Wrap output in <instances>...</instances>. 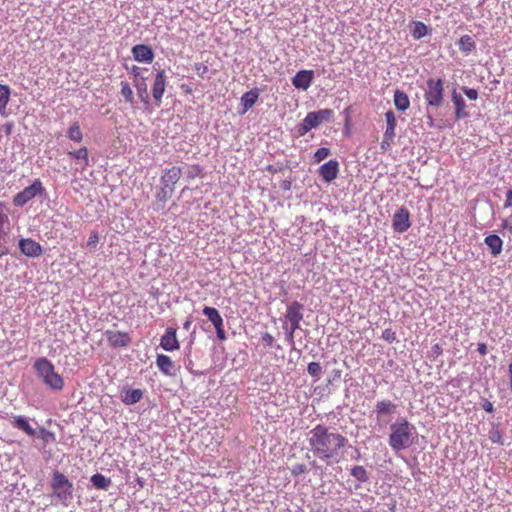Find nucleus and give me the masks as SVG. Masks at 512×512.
I'll list each match as a JSON object with an SVG mask.
<instances>
[{
	"mask_svg": "<svg viewBox=\"0 0 512 512\" xmlns=\"http://www.w3.org/2000/svg\"><path fill=\"white\" fill-rule=\"evenodd\" d=\"M307 442L316 459L326 465H334L342 460L348 439L335 429L318 424L307 433Z\"/></svg>",
	"mask_w": 512,
	"mask_h": 512,
	"instance_id": "obj_1",
	"label": "nucleus"
},
{
	"mask_svg": "<svg viewBox=\"0 0 512 512\" xmlns=\"http://www.w3.org/2000/svg\"><path fill=\"white\" fill-rule=\"evenodd\" d=\"M390 429L388 442L395 452L407 449L412 445L414 427L406 419L397 420Z\"/></svg>",
	"mask_w": 512,
	"mask_h": 512,
	"instance_id": "obj_2",
	"label": "nucleus"
},
{
	"mask_svg": "<svg viewBox=\"0 0 512 512\" xmlns=\"http://www.w3.org/2000/svg\"><path fill=\"white\" fill-rule=\"evenodd\" d=\"M37 376L42 382L54 391H61L64 387V380L57 372L54 365L45 357L36 359L33 365Z\"/></svg>",
	"mask_w": 512,
	"mask_h": 512,
	"instance_id": "obj_3",
	"label": "nucleus"
},
{
	"mask_svg": "<svg viewBox=\"0 0 512 512\" xmlns=\"http://www.w3.org/2000/svg\"><path fill=\"white\" fill-rule=\"evenodd\" d=\"M53 495L64 505L72 498L73 483L61 472L55 470L50 482Z\"/></svg>",
	"mask_w": 512,
	"mask_h": 512,
	"instance_id": "obj_4",
	"label": "nucleus"
},
{
	"mask_svg": "<svg viewBox=\"0 0 512 512\" xmlns=\"http://www.w3.org/2000/svg\"><path fill=\"white\" fill-rule=\"evenodd\" d=\"M428 106L440 107L444 100V83L441 78H429L424 93Z\"/></svg>",
	"mask_w": 512,
	"mask_h": 512,
	"instance_id": "obj_5",
	"label": "nucleus"
},
{
	"mask_svg": "<svg viewBox=\"0 0 512 512\" xmlns=\"http://www.w3.org/2000/svg\"><path fill=\"white\" fill-rule=\"evenodd\" d=\"M333 116L331 109H322L315 112H309L301 124V135L307 133L313 128L318 127L323 122H327Z\"/></svg>",
	"mask_w": 512,
	"mask_h": 512,
	"instance_id": "obj_6",
	"label": "nucleus"
},
{
	"mask_svg": "<svg viewBox=\"0 0 512 512\" xmlns=\"http://www.w3.org/2000/svg\"><path fill=\"white\" fill-rule=\"evenodd\" d=\"M43 193L44 187L42 182L40 179H36L31 185L25 187L13 197V204L19 207L24 206L31 199L35 198L37 195H42Z\"/></svg>",
	"mask_w": 512,
	"mask_h": 512,
	"instance_id": "obj_7",
	"label": "nucleus"
},
{
	"mask_svg": "<svg viewBox=\"0 0 512 512\" xmlns=\"http://www.w3.org/2000/svg\"><path fill=\"white\" fill-rule=\"evenodd\" d=\"M410 226V213L408 209L402 207L393 215L392 227L394 231L404 233L410 228Z\"/></svg>",
	"mask_w": 512,
	"mask_h": 512,
	"instance_id": "obj_8",
	"label": "nucleus"
},
{
	"mask_svg": "<svg viewBox=\"0 0 512 512\" xmlns=\"http://www.w3.org/2000/svg\"><path fill=\"white\" fill-rule=\"evenodd\" d=\"M160 347L168 352L178 350L180 342L177 338V329L174 327H167L165 333L161 336Z\"/></svg>",
	"mask_w": 512,
	"mask_h": 512,
	"instance_id": "obj_9",
	"label": "nucleus"
},
{
	"mask_svg": "<svg viewBox=\"0 0 512 512\" xmlns=\"http://www.w3.org/2000/svg\"><path fill=\"white\" fill-rule=\"evenodd\" d=\"M105 336L108 344L113 348L127 347L131 343V338L127 332L106 330Z\"/></svg>",
	"mask_w": 512,
	"mask_h": 512,
	"instance_id": "obj_10",
	"label": "nucleus"
},
{
	"mask_svg": "<svg viewBox=\"0 0 512 512\" xmlns=\"http://www.w3.org/2000/svg\"><path fill=\"white\" fill-rule=\"evenodd\" d=\"M166 73L164 70H159L154 79L152 86V95L156 105L159 107L162 103V97L166 90Z\"/></svg>",
	"mask_w": 512,
	"mask_h": 512,
	"instance_id": "obj_11",
	"label": "nucleus"
},
{
	"mask_svg": "<svg viewBox=\"0 0 512 512\" xmlns=\"http://www.w3.org/2000/svg\"><path fill=\"white\" fill-rule=\"evenodd\" d=\"M182 175V169L177 166L165 169L160 178V185L169 187L172 190L175 189L176 183L179 181Z\"/></svg>",
	"mask_w": 512,
	"mask_h": 512,
	"instance_id": "obj_12",
	"label": "nucleus"
},
{
	"mask_svg": "<svg viewBox=\"0 0 512 512\" xmlns=\"http://www.w3.org/2000/svg\"><path fill=\"white\" fill-rule=\"evenodd\" d=\"M339 173V163L336 160H329L319 168V175L322 179L330 183L335 180Z\"/></svg>",
	"mask_w": 512,
	"mask_h": 512,
	"instance_id": "obj_13",
	"label": "nucleus"
},
{
	"mask_svg": "<svg viewBox=\"0 0 512 512\" xmlns=\"http://www.w3.org/2000/svg\"><path fill=\"white\" fill-rule=\"evenodd\" d=\"M132 55L137 62L151 63L154 60V52L151 47L138 44L132 48Z\"/></svg>",
	"mask_w": 512,
	"mask_h": 512,
	"instance_id": "obj_14",
	"label": "nucleus"
},
{
	"mask_svg": "<svg viewBox=\"0 0 512 512\" xmlns=\"http://www.w3.org/2000/svg\"><path fill=\"white\" fill-rule=\"evenodd\" d=\"M19 248L28 257H38L42 254L41 245L31 238L21 239L19 241Z\"/></svg>",
	"mask_w": 512,
	"mask_h": 512,
	"instance_id": "obj_15",
	"label": "nucleus"
},
{
	"mask_svg": "<svg viewBox=\"0 0 512 512\" xmlns=\"http://www.w3.org/2000/svg\"><path fill=\"white\" fill-rule=\"evenodd\" d=\"M314 78V72L312 70H301L296 73L292 79V84L297 89L307 90Z\"/></svg>",
	"mask_w": 512,
	"mask_h": 512,
	"instance_id": "obj_16",
	"label": "nucleus"
},
{
	"mask_svg": "<svg viewBox=\"0 0 512 512\" xmlns=\"http://www.w3.org/2000/svg\"><path fill=\"white\" fill-rule=\"evenodd\" d=\"M156 365L158 369L166 376L174 375V362L165 354H158L156 357Z\"/></svg>",
	"mask_w": 512,
	"mask_h": 512,
	"instance_id": "obj_17",
	"label": "nucleus"
},
{
	"mask_svg": "<svg viewBox=\"0 0 512 512\" xmlns=\"http://www.w3.org/2000/svg\"><path fill=\"white\" fill-rule=\"evenodd\" d=\"M451 100L455 106V117L456 119H464L469 116L466 111V104L462 96L454 90L451 94Z\"/></svg>",
	"mask_w": 512,
	"mask_h": 512,
	"instance_id": "obj_18",
	"label": "nucleus"
},
{
	"mask_svg": "<svg viewBox=\"0 0 512 512\" xmlns=\"http://www.w3.org/2000/svg\"><path fill=\"white\" fill-rule=\"evenodd\" d=\"M303 305L298 301H293L290 303L286 310V320L287 322L292 321H302L303 319Z\"/></svg>",
	"mask_w": 512,
	"mask_h": 512,
	"instance_id": "obj_19",
	"label": "nucleus"
},
{
	"mask_svg": "<svg viewBox=\"0 0 512 512\" xmlns=\"http://www.w3.org/2000/svg\"><path fill=\"white\" fill-rule=\"evenodd\" d=\"M259 98V92L257 89H252L244 93L241 97L242 114L250 110Z\"/></svg>",
	"mask_w": 512,
	"mask_h": 512,
	"instance_id": "obj_20",
	"label": "nucleus"
},
{
	"mask_svg": "<svg viewBox=\"0 0 512 512\" xmlns=\"http://www.w3.org/2000/svg\"><path fill=\"white\" fill-rule=\"evenodd\" d=\"M484 243L488 246L493 256H498L502 252L503 241L498 235L491 234L486 236Z\"/></svg>",
	"mask_w": 512,
	"mask_h": 512,
	"instance_id": "obj_21",
	"label": "nucleus"
},
{
	"mask_svg": "<svg viewBox=\"0 0 512 512\" xmlns=\"http://www.w3.org/2000/svg\"><path fill=\"white\" fill-rule=\"evenodd\" d=\"M142 397L143 391L141 389H127L121 394V400L126 405L138 403Z\"/></svg>",
	"mask_w": 512,
	"mask_h": 512,
	"instance_id": "obj_22",
	"label": "nucleus"
},
{
	"mask_svg": "<svg viewBox=\"0 0 512 512\" xmlns=\"http://www.w3.org/2000/svg\"><path fill=\"white\" fill-rule=\"evenodd\" d=\"M394 105L399 111H406L410 106V100L407 94L399 89L394 93Z\"/></svg>",
	"mask_w": 512,
	"mask_h": 512,
	"instance_id": "obj_23",
	"label": "nucleus"
},
{
	"mask_svg": "<svg viewBox=\"0 0 512 512\" xmlns=\"http://www.w3.org/2000/svg\"><path fill=\"white\" fill-rule=\"evenodd\" d=\"M203 314L213 324L214 328L217 326H222V324H224L222 316L220 315L219 311L214 307L205 306L203 308Z\"/></svg>",
	"mask_w": 512,
	"mask_h": 512,
	"instance_id": "obj_24",
	"label": "nucleus"
},
{
	"mask_svg": "<svg viewBox=\"0 0 512 512\" xmlns=\"http://www.w3.org/2000/svg\"><path fill=\"white\" fill-rule=\"evenodd\" d=\"M412 25L411 35L415 40L425 37L430 32V28L421 21H413Z\"/></svg>",
	"mask_w": 512,
	"mask_h": 512,
	"instance_id": "obj_25",
	"label": "nucleus"
},
{
	"mask_svg": "<svg viewBox=\"0 0 512 512\" xmlns=\"http://www.w3.org/2000/svg\"><path fill=\"white\" fill-rule=\"evenodd\" d=\"M12 424L14 427L24 431L29 436H34L36 433L35 429L32 428V426L29 424L28 420L23 416H16L13 419Z\"/></svg>",
	"mask_w": 512,
	"mask_h": 512,
	"instance_id": "obj_26",
	"label": "nucleus"
},
{
	"mask_svg": "<svg viewBox=\"0 0 512 512\" xmlns=\"http://www.w3.org/2000/svg\"><path fill=\"white\" fill-rule=\"evenodd\" d=\"M385 119H386V130L384 132V135L389 137H395V128L397 125L395 114L392 110H388L385 113Z\"/></svg>",
	"mask_w": 512,
	"mask_h": 512,
	"instance_id": "obj_27",
	"label": "nucleus"
},
{
	"mask_svg": "<svg viewBox=\"0 0 512 512\" xmlns=\"http://www.w3.org/2000/svg\"><path fill=\"white\" fill-rule=\"evenodd\" d=\"M10 100V88L8 85L0 84V115H6V107Z\"/></svg>",
	"mask_w": 512,
	"mask_h": 512,
	"instance_id": "obj_28",
	"label": "nucleus"
},
{
	"mask_svg": "<svg viewBox=\"0 0 512 512\" xmlns=\"http://www.w3.org/2000/svg\"><path fill=\"white\" fill-rule=\"evenodd\" d=\"M396 410V405L389 400H381L376 404L375 411L378 416L391 414Z\"/></svg>",
	"mask_w": 512,
	"mask_h": 512,
	"instance_id": "obj_29",
	"label": "nucleus"
},
{
	"mask_svg": "<svg viewBox=\"0 0 512 512\" xmlns=\"http://www.w3.org/2000/svg\"><path fill=\"white\" fill-rule=\"evenodd\" d=\"M11 225L7 214L6 205L0 202V232H10Z\"/></svg>",
	"mask_w": 512,
	"mask_h": 512,
	"instance_id": "obj_30",
	"label": "nucleus"
},
{
	"mask_svg": "<svg viewBox=\"0 0 512 512\" xmlns=\"http://www.w3.org/2000/svg\"><path fill=\"white\" fill-rule=\"evenodd\" d=\"M91 483L97 488V489H103L106 490L111 485L110 478L105 477L104 475L100 473H96L91 477Z\"/></svg>",
	"mask_w": 512,
	"mask_h": 512,
	"instance_id": "obj_31",
	"label": "nucleus"
},
{
	"mask_svg": "<svg viewBox=\"0 0 512 512\" xmlns=\"http://www.w3.org/2000/svg\"><path fill=\"white\" fill-rule=\"evenodd\" d=\"M67 137L74 142L83 140V133L78 122H74L67 130Z\"/></svg>",
	"mask_w": 512,
	"mask_h": 512,
	"instance_id": "obj_32",
	"label": "nucleus"
},
{
	"mask_svg": "<svg viewBox=\"0 0 512 512\" xmlns=\"http://www.w3.org/2000/svg\"><path fill=\"white\" fill-rule=\"evenodd\" d=\"M174 190L169 187H165L163 185L160 186L159 191L156 193L155 198L157 203H162L161 208L164 207V204L167 200L172 196Z\"/></svg>",
	"mask_w": 512,
	"mask_h": 512,
	"instance_id": "obj_33",
	"label": "nucleus"
},
{
	"mask_svg": "<svg viewBox=\"0 0 512 512\" xmlns=\"http://www.w3.org/2000/svg\"><path fill=\"white\" fill-rule=\"evenodd\" d=\"M459 48L465 53H469L475 49V42L469 35H464L459 40Z\"/></svg>",
	"mask_w": 512,
	"mask_h": 512,
	"instance_id": "obj_34",
	"label": "nucleus"
},
{
	"mask_svg": "<svg viewBox=\"0 0 512 512\" xmlns=\"http://www.w3.org/2000/svg\"><path fill=\"white\" fill-rule=\"evenodd\" d=\"M351 475L360 482H366L368 480V474L363 466H354L351 469Z\"/></svg>",
	"mask_w": 512,
	"mask_h": 512,
	"instance_id": "obj_35",
	"label": "nucleus"
},
{
	"mask_svg": "<svg viewBox=\"0 0 512 512\" xmlns=\"http://www.w3.org/2000/svg\"><path fill=\"white\" fill-rule=\"evenodd\" d=\"M121 95L124 97L125 101L128 103H132L134 100L133 90L130 87L129 83L126 81L121 82Z\"/></svg>",
	"mask_w": 512,
	"mask_h": 512,
	"instance_id": "obj_36",
	"label": "nucleus"
},
{
	"mask_svg": "<svg viewBox=\"0 0 512 512\" xmlns=\"http://www.w3.org/2000/svg\"><path fill=\"white\" fill-rule=\"evenodd\" d=\"M68 154L75 159H82L85 164H88L89 156L88 149L86 147H82L76 151H70Z\"/></svg>",
	"mask_w": 512,
	"mask_h": 512,
	"instance_id": "obj_37",
	"label": "nucleus"
},
{
	"mask_svg": "<svg viewBox=\"0 0 512 512\" xmlns=\"http://www.w3.org/2000/svg\"><path fill=\"white\" fill-rule=\"evenodd\" d=\"M307 372L312 377L319 379L322 373V367L318 362H311L308 364Z\"/></svg>",
	"mask_w": 512,
	"mask_h": 512,
	"instance_id": "obj_38",
	"label": "nucleus"
},
{
	"mask_svg": "<svg viewBox=\"0 0 512 512\" xmlns=\"http://www.w3.org/2000/svg\"><path fill=\"white\" fill-rule=\"evenodd\" d=\"M329 154L330 150L328 148L321 147L314 153V160L316 163H319L326 159Z\"/></svg>",
	"mask_w": 512,
	"mask_h": 512,
	"instance_id": "obj_39",
	"label": "nucleus"
},
{
	"mask_svg": "<svg viewBox=\"0 0 512 512\" xmlns=\"http://www.w3.org/2000/svg\"><path fill=\"white\" fill-rule=\"evenodd\" d=\"M9 232H0V257L8 253L6 237Z\"/></svg>",
	"mask_w": 512,
	"mask_h": 512,
	"instance_id": "obj_40",
	"label": "nucleus"
},
{
	"mask_svg": "<svg viewBox=\"0 0 512 512\" xmlns=\"http://www.w3.org/2000/svg\"><path fill=\"white\" fill-rule=\"evenodd\" d=\"M99 243V234L96 231H92L89 234L88 240H87V247L94 249Z\"/></svg>",
	"mask_w": 512,
	"mask_h": 512,
	"instance_id": "obj_41",
	"label": "nucleus"
},
{
	"mask_svg": "<svg viewBox=\"0 0 512 512\" xmlns=\"http://www.w3.org/2000/svg\"><path fill=\"white\" fill-rule=\"evenodd\" d=\"M382 339L388 343H393L396 340V333L391 328H387L382 332Z\"/></svg>",
	"mask_w": 512,
	"mask_h": 512,
	"instance_id": "obj_42",
	"label": "nucleus"
},
{
	"mask_svg": "<svg viewBox=\"0 0 512 512\" xmlns=\"http://www.w3.org/2000/svg\"><path fill=\"white\" fill-rule=\"evenodd\" d=\"M307 466L303 463H299V464H296L292 467L291 469V474L293 476H299L301 474H304L305 472H307Z\"/></svg>",
	"mask_w": 512,
	"mask_h": 512,
	"instance_id": "obj_43",
	"label": "nucleus"
},
{
	"mask_svg": "<svg viewBox=\"0 0 512 512\" xmlns=\"http://www.w3.org/2000/svg\"><path fill=\"white\" fill-rule=\"evenodd\" d=\"M41 437L43 441L45 442H54L55 441V435L53 432H50L46 429H41Z\"/></svg>",
	"mask_w": 512,
	"mask_h": 512,
	"instance_id": "obj_44",
	"label": "nucleus"
},
{
	"mask_svg": "<svg viewBox=\"0 0 512 512\" xmlns=\"http://www.w3.org/2000/svg\"><path fill=\"white\" fill-rule=\"evenodd\" d=\"M462 90L470 100H476L478 98V91L476 89L463 87Z\"/></svg>",
	"mask_w": 512,
	"mask_h": 512,
	"instance_id": "obj_45",
	"label": "nucleus"
},
{
	"mask_svg": "<svg viewBox=\"0 0 512 512\" xmlns=\"http://www.w3.org/2000/svg\"><path fill=\"white\" fill-rule=\"evenodd\" d=\"M393 140H394V137L388 138L387 136L384 135L383 140L381 142V149L383 151L388 150L391 147V145L393 144Z\"/></svg>",
	"mask_w": 512,
	"mask_h": 512,
	"instance_id": "obj_46",
	"label": "nucleus"
},
{
	"mask_svg": "<svg viewBox=\"0 0 512 512\" xmlns=\"http://www.w3.org/2000/svg\"><path fill=\"white\" fill-rule=\"evenodd\" d=\"M261 339L262 342L268 347H272L274 344V337L268 332L262 334Z\"/></svg>",
	"mask_w": 512,
	"mask_h": 512,
	"instance_id": "obj_47",
	"label": "nucleus"
},
{
	"mask_svg": "<svg viewBox=\"0 0 512 512\" xmlns=\"http://www.w3.org/2000/svg\"><path fill=\"white\" fill-rule=\"evenodd\" d=\"M215 330H216L217 338L220 341H224L226 339V334H225V330H224V324H222V326L215 327Z\"/></svg>",
	"mask_w": 512,
	"mask_h": 512,
	"instance_id": "obj_48",
	"label": "nucleus"
},
{
	"mask_svg": "<svg viewBox=\"0 0 512 512\" xmlns=\"http://www.w3.org/2000/svg\"><path fill=\"white\" fill-rule=\"evenodd\" d=\"M482 408L488 413H492L494 411V406L489 400L483 401Z\"/></svg>",
	"mask_w": 512,
	"mask_h": 512,
	"instance_id": "obj_49",
	"label": "nucleus"
},
{
	"mask_svg": "<svg viewBox=\"0 0 512 512\" xmlns=\"http://www.w3.org/2000/svg\"><path fill=\"white\" fill-rule=\"evenodd\" d=\"M512 206V190H508L506 193V200L504 203L505 208H509Z\"/></svg>",
	"mask_w": 512,
	"mask_h": 512,
	"instance_id": "obj_50",
	"label": "nucleus"
},
{
	"mask_svg": "<svg viewBox=\"0 0 512 512\" xmlns=\"http://www.w3.org/2000/svg\"><path fill=\"white\" fill-rule=\"evenodd\" d=\"M477 350L482 356H485L487 354V345L485 343H479Z\"/></svg>",
	"mask_w": 512,
	"mask_h": 512,
	"instance_id": "obj_51",
	"label": "nucleus"
},
{
	"mask_svg": "<svg viewBox=\"0 0 512 512\" xmlns=\"http://www.w3.org/2000/svg\"><path fill=\"white\" fill-rule=\"evenodd\" d=\"M300 322L301 321H292V322H289L290 323V329L292 332H295L297 329L300 328Z\"/></svg>",
	"mask_w": 512,
	"mask_h": 512,
	"instance_id": "obj_52",
	"label": "nucleus"
},
{
	"mask_svg": "<svg viewBox=\"0 0 512 512\" xmlns=\"http://www.w3.org/2000/svg\"><path fill=\"white\" fill-rule=\"evenodd\" d=\"M508 376H509V386L512 391V362L509 364V367H508Z\"/></svg>",
	"mask_w": 512,
	"mask_h": 512,
	"instance_id": "obj_53",
	"label": "nucleus"
},
{
	"mask_svg": "<svg viewBox=\"0 0 512 512\" xmlns=\"http://www.w3.org/2000/svg\"><path fill=\"white\" fill-rule=\"evenodd\" d=\"M287 340L290 344H294V332H292L291 330H289L287 333Z\"/></svg>",
	"mask_w": 512,
	"mask_h": 512,
	"instance_id": "obj_54",
	"label": "nucleus"
},
{
	"mask_svg": "<svg viewBox=\"0 0 512 512\" xmlns=\"http://www.w3.org/2000/svg\"><path fill=\"white\" fill-rule=\"evenodd\" d=\"M136 483H137V485L139 486V488H143V487L145 486V480H144V478H142V477H139V476H138V477L136 478Z\"/></svg>",
	"mask_w": 512,
	"mask_h": 512,
	"instance_id": "obj_55",
	"label": "nucleus"
},
{
	"mask_svg": "<svg viewBox=\"0 0 512 512\" xmlns=\"http://www.w3.org/2000/svg\"><path fill=\"white\" fill-rule=\"evenodd\" d=\"M192 325V319L191 318H188L184 323H183V328L185 330H189L190 327Z\"/></svg>",
	"mask_w": 512,
	"mask_h": 512,
	"instance_id": "obj_56",
	"label": "nucleus"
},
{
	"mask_svg": "<svg viewBox=\"0 0 512 512\" xmlns=\"http://www.w3.org/2000/svg\"><path fill=\"white\" fill-rule=\"evenodd\" d=\"M333 379H340L342 375V371L339 369L333 370Z\"/></svg>",
	"mask_w": 512,
	"mask_h": 512,
	"instance_id": "obj_57",
	"label": "nucleus"
},
{
	"mask_svg": "<svg viewBox=\"0 0 512 512\" xmlns=\"http://www.w3.org/2000/svg\"><path fill=\"white\" fill-rule=\"evenodd\" d=\"M140 98L144 103H148V94L146 89H144L143 94L140 93Z\"/></svg>",
	"mask_w": 512,
	"mask_h": 512,
	"instance_id": "obj_58",
	"label": "nucleus"
},
{
	"mask_svg": "<svg viewBox=\"0 0 512 512\" xmlns=\"http://www.w3.org/2000/svg\"><path fill=\"white\" fill-rule=\"evenodd\" d=\"M194 170H195L194 172H192V173H190V174H189V177H190V178H194V177L198 176V175H199V173L201 172V170H200V168H199L198 166H196V167L194 168Z\"/></svg>",
	"mask_w": 512,
	"mask_h": 512,
	"instance_id": "obj_59",
	"label": "nucleus"
},
{
	"mask_svg": "<svg viewBox=\"0 0 512 512\" xmlns=\"http://www.w3.org/2000/svg\"><path fill=\"white\" fill-rule=\"evenodd\" d=\"M433 349L437 351V354H441V347L439 346V344L434 345Z\"/></svg>",
	"mask_w": 512,
	"mask_h": 512,
	"instance_id": "obj_60",
	"label": "nucleus"
},
{
	"mask_svg": "<svg viewBox=\"0 0 512 512\" xmlns=\"http://www.w3.org/2000/svg\"><path fill=\"white\" fill-rule=\"evenodd\" d=\"M430 126L433 125V118L431 116L428 117Z\"/></svg>",
	"mask_w": 512,
	"mask_h": 512,
	"instance_id": "obj_61",
	"label": "nucleus"
},
{
	"mask_svg": "<svg viewBox=\"0 0 512 512\" xmlns=\"http://www.w3.org/2000/svg\"><path fill=\"white\" fill-rule=\"evenodd\" d=\"M138 70H139V67H137V66H134V67H133V72H135V73H136Z\"/></svg>",
	"mask_w": 512,
	"mask_h": 512,
	"instance_id": "obj_62",
	"label": "nucleus"
}]
</instances>
